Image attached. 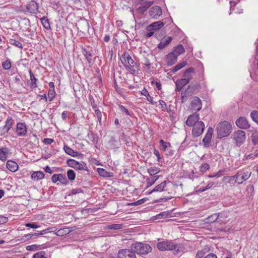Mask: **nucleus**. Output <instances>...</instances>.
<instances>
[{
  "mask_svg": "<svg viewBox=\"0 0 258 258\" xmlns=\"http://www.w3.org/2000/svg\"><path fill=\"white\" fill-rule=\"evenodd\" d=\"M125 69L131 74H135L138 70V66L128 52H124L120 58Z\"/></svg>",
  "mask_w": 258,
  "mask_h": 258,
  "instance_id": "nucleus-1",
  "label": "nucleus"
},
{
  "mask_svg": "<svg viewBox=\"0 0 258 258\" xmlns=\"http://www.w3.org/2000/svg\"><path fill=\"white\" fill-rule=\"evenodd\" d=\"M130 248L134 252L140 255H146L152 251L151 246L147 243L137 242L132 243Z\"/></svg>",
  "mask_w": 258,
  "mask_h": 258,
  "instance_id": "nucleus-2",
  "label": "nucleus"
},
{
  "mask_svg": "<svg viewBox=\"0 0 258 258\" xmlns=\"http://www.w3.org/2000/svg\"><path fill=\"white\" fill-rule=\"evenodd\" d=\"M216 131L220 138L227 137L232 131V125L229 122L223 121L217 124Z\"/></svg>",
  "mask_w": 258,
  "mask_h": 258,
  "instance_id": "nucleus-3",
  "label": "nucleus"
},
{
  "mask_svg": "<svg viewBox=\"0 0 258 258\" xmlns=\"http://www.w3.org/2000/svg\"><path fill=\"white\" fill-rule=\"evenodd\" d=\"M157 247L161 251L174 250L178 252L179 251V245L173 242L171 240H165L157 243Z\"/></svg>",
  "mask_w": 258,
  "mask_h": 258,
  "instance_id": "nucleus-4",
  "label": "nucleus"
},
{
  "mask_svg": "<svg viewBox=\"0 0 258 258\" xmlns=\"http://www.w3.org/2000/svg\"><path fill=\"white\" fill-rule=\"evenodd\" d=\"M251 173V172L248 171L246 169L238 171L236 174V179H235V182L238 184H242L250 177Z\"/></svg>",
  "mask_w": 258,
  "mask_h": 258,
  "instance_id": "nucleus-5",
  "label": "nucleus"
},
{
  "mask_svg": "<svg viewBox=\"0 0 258 258\" xmlns=\"http://www.w3.org/2000/svg\"><path fill=\"white\" fill-rule=\"evenodd\" d=\"M233 139L237 146H240L245 141L246 139L245 133L242 130H238L233 134Z\"/></svg>",
  "mask_w": 258,
  "mask_h": 258,
  "instance_id": "nucleus-6",
  "label": "nucleus"
},
{
  "mask_svg": "<svg viewBox=\"0 0 258 258\" xmlns=\"http://www.w3.org/2000/svg\"><path fill=\"white\" fill-rule=\"evenodd\" d=\"M67 164L69 166L80 170H87L86 164L83 162H79L75 160L70 159L68 160Z\"/></svg>",
  "mask_w": 258,
  "mask_h": 258,
  "instance_id": "nucleus-7",
  "label": "nucleus"
},
{
  "mask_svg": "<svg viewBox=\"0 0 258 258\" xmlns=\"http://www.w3.org/2000/svg\"><path fill=\"white\" fill-rule=\"evenodd\" d=\"M192 126V135L194 137H197L203 133L205 128V124L203 121H199Z\"/></svg>",
  "mask_w": 258,
  "mask_h": 258,
  "instance_id": "nucleus-8",
  "label": "nucleus"
},
{
  "mask_svg": "<svg viewBox=\"0 0 258 258\" xmlns=\"http://www.w3.org/2000/svg\"><path fill=\"white\" fill-rule=\"evenodd\" d=\"M118 258H137L136 254L132 249H122L118 251Z\"/></svg>",
  "mask_w": 258,
  "mask_h": 258,
  "instance_id": "nucleus-9",
  "label": "nucleus"
},
{
  "mask_svg": "<svg viewBox=\"0 0 258 258\" xmlns=\"http://www.w3.org/2000/svg\"><path fill=\"white\" fill-rule=\"evenodd\" d=\"M190 106V109L192 110V111L196 112L200 111L202 107L201 100L198 97H194L192 98Z\"/></svg>",
  "mask_w": 258,
  "mask_h": 258,
  "instance_id": "nucleus-10",
  "label": "nucleus"
},
{
  "mask_svg": "<svg viewBox=\"0 0 258 258\" xmlns=\"http://www.w3.org/2000/svg\"><path fill=\"white\" fill-rule=\"evenodd\" d=\"M14 120L10 117L7 119L6 124L4 126L0 127V136H4L8 133L12 128Z\"/></svg>",
  "mask_w": 258,
  "mask_h": 258,
  "instance_id": "nucleus-11",
  "label": "nucleus"
},
{
  "mask_svg": "<svg viewBox=\"0 0 258 258\" xmlns=\"http://www.w3.org/2000/svg\"><path fill=\"white\" fill-rule=\"evenodd\" d=\"M200 116L199 114L195 113L190 115L186 121V124L189 126H192L199 122Z\"/></svg>",
  "mask_w": 258,
  "mask_h": 258,
  "instance_id": "nucleus-12",
  "label": "nucleus"
},
{
  "mask_svg": "<svg viewBox=\"0 0 258 258\" xmlns=\"http://www.w3.org/2000/svg\"><path fill=\"white\" fill-rule=\"evenodd\" d=\"M16 133L18 136L25 137L27 134L26 125L25 123L18 122L17 124Z\"/></svg>",
  "mask_w": 258,
  "mask_h": 258,
  "instance_id": "nucleus-13",
  "label": "nucleus"
},
{
  "mask_svg": "<svg viewBox=\"0 0 258 258\" xmlns=\"http://www.w3.org/2000/svg\"><path fill=\"white\" fill-rule=\"evenodd\" d=\"M162 14V10L159 6L152 7L149 11L150 16L154 19H158Z\"/></svg>",
  "mask_w": 258,
  "mask_h": 258,
  "instance_id": "nucleus-14",
  "label": "nucleus"
},
{
  "mask_svg": "<svg viewBox=\"0 0 258 258\" xmlns=\"http://www.w3.org/2000/svg\"><path fill=\"white\" fill-rule=\"evenodd\" d=\"M236 125L240 128L247 129L249 127L250 124L247 120L243 117H240L236 121Z\"/></svg>",
  "mask_w": 258,
  "mask_h": 258,
  "instance_id": "nucleus-15",
  "label": "nucleus"
},
{
  "mask_svg": "<svg viewBox=\"0 0 258 258\" xmlns=\"http://www.w3.org/2000/svg\"><path fill=\"white\" fill-rule=\"evenodd\" d=\"M164 25V23L161 21H157L148 25L146 30L147 31H155L160 29Z\"/></svg>",
  "mask_w": 258,
  "mask_h": 258,
  "instance_id": "nucleus-16",
  "label": "nucleus"
},
{
  "mask_svg": "<svg viewBox=\"0 0 258 258\" xmlns=\"http://www.w3.org/2000/svg\"><path fill=\"white\" fill-rule=\"evenodd\" d=\"M26 9L29 12L36 14L38 11V6L35 1H31L27 6Z\"/></svg>",
  "mask_w": 258,
  "mask_h": 258,
  "instance_id": "nucleus-17",
  "label": "nucleus"
},
{
  "mask_svg": "<svg viewBox=\"0 0 258 258\" xmlns=\"http://www.w3.org/2000/svg\"><path fill=\"white\" fill-rule=\"evenodd\" d=\"M177 56L172 52L169 53L166 56V62L168 66H172L174 64L177 60Z\"/></svg>",
  "mask_w": 258,
  "mask_h": 258,
  "instance_id": "nucleus-18",
  "label": "nucleus"
},
{
  "mask_svg": "<svg viewBox=\"0 0 258 258\" xmlns=\"http://www.w3.org/2000/svg\"><path fill=\"white\" fill-rule=\"evenodd\" d=\"M153 4L152 2L147 1L143 3V4L140 6L138 8H137V11L140 14H143L145 12H146L147 9L151 6Z\"/></svg>",
  "mask_w": 258,
  "mask_h": 258,
  "instance_id": "nucleus-19",
  "label": "nucleus"
},
{
  "mask_svg": "<svg viewBox=\"0 0 258 258\" xmlns=\"http://www.w3.org/2000/svg\"><path fill=\"white\" fill-rule=\"evenodd\" d=\"M172 40V38L170 36H168L162 39L158 45V48L159 49H162L167 46Z\"/></svg>",
  "mask_w": 258,
  "mask_h": 258,
  "instance_id": "nucleus-20",
  "label": "nucleus"
},
{
  "mask_svg": "<svg viewBox=\"0 0 258 258\" xmlns=\"http://www.w3.org/2000/svg\"><path fill=\"white\" fill-rule=\"evenodd\" d=\"M7 167L10 171L14 172L18 170L19 166L16 162L9 160L7 162Z\"/></svg>",
  "mask_w": 258,
  "mask_h": 258,
  "instance_id": "nucleus-21",
  "label": "nucleus"
},
{
  "mask_svg": "<svg viewBox=\"0 0 258 258\" xmlns=\"http://www.w3.org/2000/svg\"><path fill=\"white\" fill-rule=\"evenodd\" d=\"M30 80L31 81V83L30 84V88L32 89H34L38 87L37 82H38V79L35 77L34 74L32 72L31 70L29 71Z\"/></svg>",
  "mask_w": 258,
  "mask_h": 258,
  "instance_id": "nucleus-22",
  "label": "nucleus"
},
{
  "mask_svg": "<svg viewBox=\"0 0 258 258\" xmlns=\"http://www.w3.org/2000/svg\"><path fill=\"white\" fill-rule=\"evenodd\" d=\"M213 130L212 127H209L208 128L207 132L205 137L203 139V142L204 143L208 144L211 142V140L213 134Z\"/></svg>",
  "mask_w": 258,
  "mask_h": 258,
  "instance_id": "nucleus-23",
  "label": "nucleus"
},
{
  "mask_svg": "<svg viewBox=\"0 0 258 258\" xmlns=\"http://www.w3.org/2000/svg\"><path fill=\"white\" fill-rule=\"evenodd\" d=\"M194 73V69L192 68H189L186 69L183 74V79L187 80L188 82L190 81L192 78V74Z\"/></svg>",
  "mask_w": 258,
  "mask_h": 258,
  "instance_id": "nucleus-24",
  "label": "nucleus"
},
{
  "mask_svg": "<svg viewBox=\"0 0 258 258\" xmlns=\"http://www.w3.org/2000/svg\"><path fill=\"white\" fill-rule=\"evenodd\" d=\"M167 183L166 181H164L161 183L159 184L157 186L155 187L154 188H153V190H152L151 191L149 192V194H151L153 192H160L162 191H163L164 189V187Z\"/></svg>",
  "mask_w": 258,
  "mask_h": 258,
  "instance_id": "nucleus-25",
  "label": "nucleus"
},
{
  "mask_svg": "<svg viewBox=\"0 0 258 258\" xmlns=\"http://www.w3.org/2000/svg\"><path fill=\"white\" fill-rule=\"evenodd\" d=\"M44 174L42 171H36L31 175V178L34 180H38L44 178Z\"/></svg>",
  "mask_w": 258,
  "mask_h": 258,
  "instance_id": "nucleus-26",
  "label": "nucleus"
},
{
  "mask_svg": "<svg viewBox=\"0 0 258 258\" xmlns=\"http://www.w3.org/2000/svg\"><path fill=\"white\" fill-rule=\"evenodd\" d=\"M193 87H191L190 85L188 86L186 89L183 90L181 93V97H188L190 96L192 94Z\"/></svg>",
  "mask_w": 258,
  "mask_h": 258,
  "instance_id": "nucleus-27",
  "label": "nucleus"
},
{
  "mask_svg": "<svg viewBox=\"0 0 258 258\" xmlns=\"http://www.w3.org/2000/svg\"><path fill=\"white\" fill-rule=\"evenodd\" d=\"M63 149L67 154L71 155L72 157H76L79 154V152L75 151L66 145L64 146Z\"/></svg>",
  "mask_w": 258,
  "mask_h": 258,
  "instance_id": "nucleus-28",
  "label": "nucleus"
},
{
  "mask_svg": "<svg viewBox=\"0 0 258 258\" xmlns=\"http://www.w3.org/2000/svg\"><path fill=\"white\" fill-rule=\"evenodd\" d=\"M160 145L161 147V150L164 152H167L171 146L169 142H165L163 140H161L160 141Z\"/></svg>",
  "mask_w": 258,
  "mask_h": 258,
  "instance_id": "nucleus-29",
  "label": "nucleus"
},
{
  "mask_svg": "<svg viewBox=\"0 0 258 258\" xmlns=\"http://www.w3.org/2000/svg\"><path fill=\"white\" fill-rule=\"evenodd\" d=\"M159 176L154 175L151 177H148L146 179L147 187L152 186L159 178Z\"/></svg>",
  "mask_w": 258,
  "mask_h": 258,
  "instance_id": "nucleus-30",
  "label": "nucleus"
},
{
  "mask_svg": "<svg viewBox=\"0 0 258 258\" xmlns=\"http://www.w3.org/2000/svg\"><path fill=\"white\" fill-rule=\"evenodd\" d=\"M8 149L6 148L0 149V160L5 161L7 159Z\"/></svg>",
  "mask_w": 258,
  "mask_h": 258,
  "instance_id": "nucleus-31",
  "label": "nucleus"
},
{
  "mask_svg": "<svg viewBox=\"0 0 258 258\" xmlns=\"http://www.w3.org/2000/svg\"><path fill=\"white\" fill-rule=\"evenodd\" d=\"M172 53H174L176 56H178L184 52V48L182 45L180 44L176 46Z\"/></svg>",
  "mask_w": 258,
  "mask_h": 258,
  "instance_id": "nucleus-32",
  "label": "nucleus"
},
{
  "mask_svg": "<svg viewBox=\"0 0 258 258\" xmlns=\"http://www.w3.org/2000/svg\"><path fill=\"white\" fill-rule=\"evenodd\" d=\"M82 53L83 55L85 56V58L87 60L88 62L89 63H91L92 60V57L93 56L92 53L85 48L83 49Z\"/></svg>",
  "mask_w": 258,
  "mask_h": 258,
  "instance_id": "nucleus-33",
  "label": "nucleus"
},
{
  "mask_svg": "<svg viewBox=\"0 0 258 258\" xmlns=\"http://www.w3.org/2000/svg\"><path fill=\"white\" fill-rule=\"evenodd\" d=\"M97 170L98 174L101 176L106 177H109L111 176V173L109 172H107L103 168H97Z\"/></svg>",
  "mask_w": 258,
  "mask_h": 258,
  "instance_id": "nucleus-34",
  "label": "nucleus"
},
{
  "mask_svg": "<svg viewBox=\"0 0 258 258\" xmlns=\"http://www.w3.org/2000/svg\"><path fill=\"white\" fill-rule=\"evenodd\" d=\"M160 171V169L157 167H151L148 169V172L151 176L156 175Z\"/></svg>",
  "mask_w": 258,
  "mask_h": 258,
  "instance_id": "nucleus-35",
  "label": "nucleus"
},
{
  "mask_svg": "<svg viewBox=\"0 0 258 258\" xmlns=\"http://www.w3.org/2000/svg\"><path fill=\"white\" fill-rule=\"evenodd\" d=\"M89 139L93 143H97L98 142V138L96 134H94L92 132H89L88 134Z\"/></svg>",
  "mask_w": 258,
  "mask_h": 258,
  "instance_id": "nucleus-36",
  "label": "nucleus"
},
{
  "mask_svg": "<svg viewBox=\"0 0 258 258\" xmlns=\"http://www.w3.org/2000/svg\"><path fill=\"white\" fill-rule=\"evenodd\" d=\"M170 214L171 212L169 211H164L161 212L155 216V219L166 218L170 215Z\"/></svg>",
  "mask_w": 258,
  "mask_h": 258,
  "instance_id": "nucleus-37",
  "label": "nucleus"
},
{
  "mask_svg": "<svg viewBox=\"0 0 258 258\" xmlns=\"http://www.w3.org/2000/svg\"><path fill=\"white\" fill-rule=\"evenodd\" d=\"M219 215H217V214L215 213L207 218V223H214L216 221L218 222L217 220L218 219Z\"/></svg>",
  "mask_w": 258,
  "mask_h": 258,
  "instance_id": "nucleus-38",
  "label": "nucleus"
},
{
  "mask_svg": "<svg viewBox=\"0 0 258 258\" xmlns=\"http://www.w3.org/2000/svg\"><path fill=\"white\" fill-rule=\"evenodd\" d=\"M142 94L145 96L147 98V100L150 102L151 104H154L153 98L150 95L148 91L146 89H144L142 92Z\"/></svg>",
  "mask_w": 258,
  "mask_h": 258,
  "instance_id": "nucleus-39",
  "label": "nucleus"
},
{
  "mask_svg": "<svg viewBox=\"0 0 258 258\" xmlns=\"http://www.w3.org/2000/svg\"><path fill=\"white\" fill-rule=\"evenodd\" d=\"M187 63L185 61H182L177 65H176L172 69V72L173 73H175L179 71V70L183 68L184 67H185Z\"/></svg>",
  "mask_w": 258,
  "mask_h": 258,
  "instance_id": "nucleus-40",
  "label": "nucleus"
},
{
  "mask_svg": "<svg viewBox=\"0 0 258 258\" xmlns=\"http://www.w3.org/2000/svg\"><path fill=\"white\" fill-rule=\"evenodd\" d=\"M41 22L43 26L46 29H50V25L48 20L45 17H43L41 18Z\"/></svg>",
  "mask_w": 258,
  "mask_h": 258,
  "instance_id": "nucleus-41",
  "label": "nucleus"
},
{
  "mask_svg": "<svg viewBox=\"0 0 258 258\" xmlns=\"http://www.w3.org/2000/svg\"><path fill=\"white\" fill-rule=\"evenodd\" d=\"M189 82H188V80L184 79L183 78L178 79L175 82V85H179V87H183L185 85H186L187 84H188Z\"/></svg>",
  "mask_w": 258,
  "mask_h": 258,
  "instance_id": "nucleus-42",
  "label": "nucleus"
},
{
  "mask_svg": "<svg viewBox=\"0 0 258 258\" xmlns=\"http://www.w3.org/2000/svg\"><path fill=\"white\" fill-rule=\"evenodd\" d=\"M9 43L21 49L23 48L22 44L20 41L14 39H10Z\"/></svg>",
  "mask_w": 258,
  "mask_h": 258,
  "instance_id": "nucleus-43",
  "label": "nucleus"
},
{
  "mask_svg": "<svg viewBox=\"0 0 258 258\" xmlns=\"http://www.w3.org/2000/svg\"><path fill=\"white\" fill-rule=\"evenodd\" d=\"M251 119L258 124V110H253L250 113Z\"/></svg>",
  "mask_w": 258,
  "mask_h": 258,
  "instance_id": "nucleus-44",
  "label": "nucleus"
},
{
  "mask_svg": "<svg viewBox=\"0 0 258 258\" xmlns=\"http://www.w3.org/2000/svg\"><path fill=\"white\" fill-rule=\"evenodd\" d=\"M123 225L122 224H113L111 225H109L107 226V229L110 230H118L122 228Z\"/></svg>",
  "mask_w": 258,
  "mask_h": 258,
  "instance_id": "nucleus-45",
  "label": "nucleus"
},
{
  "mask_svg": "<svg viewBox=\"0 0 258 258\" xmlns=\"http://www.w3.org/2000/svg\"><path fill=\"white\" fill-rule=\"evenodd\" d=\"M252 142L254 145L258 144V131H255L251 135Z\"/></svg>",
  "mask_w": 258,
  "mask_h": 258,
  "instance_id": "nucleus-46",
  "label": "nucleus"
},
{
  "mask_svg": "<svg viewBox=\"0 0 258 258\" xmlns=\"http://www.w3.org/2000/svg\"><path fill=\"white\" fill-rule=\"evenodd\" d=\"M12 66L11 62L10 59H7L2 62V67L4 70H8Z\"/></svg>",
  "mask_w": 258,
  "mask_h": 258,
  "instance_id": "nucleus-47",
  "label": "nucleus"
},
{
  "mask_svg": "<svg viewBox=\"0 0 258 258\" xmlns=\"http://www.w3.org/2000/svg\"><path fill=\"white\" fill-rule=\"evenodd\" d=\"M68 178L71 180H74L76 177V174L74 170L70 169L67 171Z\"/></svg>",
  "mask_w": 258,
  "mask_h": 258,
  "instance_id": "nucleus-48",
  "label": "nucleus"
},
{
  "mask_svg": "<svg viewBox=\"0 0 258 258\" xmlns=\"http://www.w3.org/2000/svg\"><path fill=\"white\" fill-rule=\"evenodd\" d=\"M58 181H59L62 184L65 185H66L68 183L66 176L62 174H58Z\"/></svg>",
  "mask_w": 258,
  "mask_h": 258,
  "instance_id": "nucleus-49",
  "label": "nucleus"
},
{
  "mask_svg": "<svg viewBox=\"0 0 258 258\" xmlns=\"http://www.w3.org/2000/svg\"><path fill=\"white\" fill-rule=\"evenodd\" d=\"M55 92L54 89H49L48 92V98L50 101H51L54 98Z\"/></svg>",
  "mask_w": 258,
  "mask_h": 258,
  "instance_id": "nucleus-50",
  "label": "nucleus"
},
{
  "mask_svg": "<svg viewBox=\"0 0 258 258\" xmlns=\"http://www.w3.org/2000/svg\"><path fill=\"white\" fill-rule=\"evenodd\" d=\"M210 168V165L208 163H204L200 166V171L203 173H205Z\"/></svg>",
  "mask_w": 258,
  "mask_h": 258,
  "instance_id": "nucleus-51",
  "label": "nucleus"
},
{
  "mask_svg": "<svg viewBox=\"0 0 258 258\" xmlns=\"http://www.w3.org/2000/svg\"><path fill=\"white\" fill-rule=\"evenodd\" d=\"M224 178L227 181V182L229 183H232L233 180H234V181L235 182V179H236V176L235 174L233 176H225Z\"/></svg>",
  "mask_w": 258,
  "mask_h": 258,
  "instance_id": "nucleus-52",
  "label": "nucleus"
},
{
  "mask_svg": "<svg viewBox=\"0 0 258 258\" xmlns=\"http://www.w3.org/2000/svg\"><path fill=\"white\" fill-rule=\"evenodd\" d=\"M148 199L147 198H143L135 202L129 204V205L139 206L144 203Z\"/></svg>",
  "mask_w": 258,
  "mask_h": 258,
  "instance_id": "nucleus-53",
  "label": "nucleus"
},
{
  "mask_svg": "<svg viewBox=\"0 0 258 258\" xmlns=\"http://www.w3.org/2000/svg\"><path fill=\"white\" fill-rule=\"evenodd\" d=\"M44 255L45 252L41 251L35 253L33 256V258H46Z\"/></svg>",
  "mask_w": 258,
  "mask_h": 258,
  "instance_id": "nucleus-54",
  "label": "nucleus"
},
{
  "mask_svg": "<svg viewBox=\"0 0 258 258\" xmlns=\"http://www.w3.org/2000/svg\"><path fill=\"white\" fill-rule=\"evenodd\" d=\"M69 230L67 228L61 229L58 230L56 232V235L58 236H61L68 233Z\"/></svg>",
  "mask_w": 258,
  "mask_h": 258,
  "instance_id": "nucleus-55",
  "label": "nucleus"
},
{
  "mask_svg": "<svg viewBox=\"0 0 258 258\" xmlns=\"http://www.w3.org/2000/svg\"><path fill=\"white\" fill-rule=\"evenodd\" d=\"M25 226L27 227L36 229L40 227V226L35 223H28L25 224Z\"/></svg>",
  "mask_w": 258,
  "mask_h": 258,
  "instance_id": "nucleus-56",
  "label": "nucleus"
},
{
  "mask_svg": "<svg viewBox=\"0 0 258 258\" xmlns=\"http://www.w3.org/2000/svg\"><path fill=\"white\" fill-rule=\"evenodd\" d=\"M34 235V234H32V233L25 234L21 238V240L23 242L26 241L28 239L33 238Z\"/></svg>",
  "mask_w": 258,
  "mask_h": 258,
  "instance_id": "nucleus-57",
  "label": "nucleus"
},
{
  "mask_svg": "<svg viewBox=\"0 0 258 258\" xmlns=\"http://www.w3.org/2000/svg\"><path fill=\"white\" fill-rule=\"evenodd\" d=\"M95 115L97 117V120L100 123L101 122L102 114L101 111L97 109H95Z\"/></svg>",
  "mask_w": 258,
  "mask_h": 258,
  "instance_id": "nucleus-58",
  "label": "nucleus"
},
{
  "mask_svg": "<svg viewBox=\"0 0 258 258\" xmlns=\"http://www.w3.org/2000/svg\"><path fill=\"white\" fill-rule=\"evenodd\" d=\"M40 247V245H37L36 244L28 245L26 247V249L27 250H36Z\"/></svg>",
  "mask_w": 258,
  "mask_h": 258,
  "instance_id": "nucleus-59",
  "label": "nucleus"
},
{
  "mask_svg": "<svg viewBox=\"0 0 258 258\" xmlns=\"http://www.w3.org/2000/svg\"><path fill=\"white\" fill-rule=\"evenodd\" d=\"M47 231H48V229H45V230H43L40 231V232H38V233H32V234H35V235H34V237L33 238H35L39 236L45 234L47 233Z\"/></svg>",
  "mask_w": 258,
  "mask_h": 258,
  "instance_id": "nucleus-60",
  "label": "nucleus"
},
{
  "mask_svg": "<svg viewBox=\"0 0 258 258\" xmlns=\"http://www.w3.org/2000/svg\"><path fill=\"white\" fill-rule=\"evenodd\" d=\"M222 171L220 170L218 172L216 173H213L211 175H209L208 177L209 178H214V177H219L222 175Z\"/></svg>",
  "mask_w": 258,
  "mask_h": 258,
  "instance_id": "nucleus-61",
  "label": "nucleus"
},
{
  "mask_svg": "<svg viewBox=\"0 0 258 258\" xmlns=\"http://www.w3.org/2000/svg\"><path fill=\"white\" fill-rule=\"evenodd\" d=\"M119 107L121 111H123L125 113V114L128 116H131V114L130 111L127 110V108H126L125 107H124L122 105H119Z\"/></svg>",
  "mask_w": 258,
  "mask_h": 258,
  "instance_id": "nucleus-62",
  "label": "nucleus"
},
{
  "mask_svg": "<svg viewBox=\"0 0 258 258\" xmlns=\"http://www.w3.org/2000/svg\"><path fill=\"white\" fill-rule=\"evenodd\" d=\"M54 142V140L50 138H45L43 140V143L46 145H50Z\"/></svg>",
  "mask_w": 258,
  "mask_h": 258,
  "instance_id": "nucleus-63",
  "label": "nucleus"
},
{
  "mask_svg": "<svg viewBox=\"0 0 258 258\" xmlns=\"http://www.w3.org/2000/svg\"><path fill=\"white\" fill-rule=\"evenodd\" d=\"M174 151L172 149V147L170 146V148L168 149L167 151L165 152L167 156H171L173 155Z\"/></svg>",
  "mask_w": 258,
  "mask_h": 258,
  "instance_id": "nucleus-64",
  "label": "nucleus"
}]
</instances>
